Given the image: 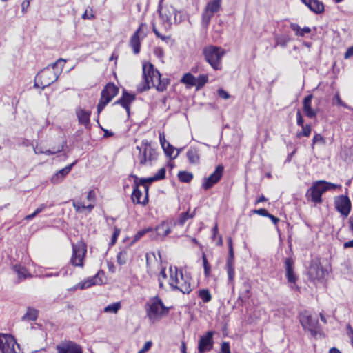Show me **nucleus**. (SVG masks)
Here are the masks:
<instances>
[{
  "instance_id": "f8f14e48",
  "label": "nucleus",
  "mask_w": 353,
  "mask_h": 353,
  "mask_svg": "<svg viewBox=\"0 0 353 353\" xmlns=\"http://www.w3.org/2000/svg\"><path fill=\"white\" fill-rule=\"evenodd\" d=\"M334 205L342 216L347 217L351 210V201L347 196L341 195L335 198Z\"/></svg>"
},
{
  "instance_id": "20e7f679",
  "label": "nucleus",
  "mask_w": 353,
  "mask_h": 353,
  "mask_svg": "<svg viewBox=\"0 0 353 353\" xmlns=\"http://www.w3.org/2000/svg\"><path fill=\"white\" fill-rule=\"evenodd\" d=\"M136 149L139 150L137 159L141 165L152 166L157 160V148L148 140H142L140 145H137Z\"/></svg>"
},
{
  "instance_id": "393cba45",
  "label": "nucleus",
  "mask_w": 353,
  "mask_h": 353,
  "mask_svg": "<svg viewBox=\"0 0 353 353\" xmlns=\"http://www.w3.org/2000/svg\"><path fill=\"white\" fill-rule=\"evenodd\" d=\"M143 24H141L137 31L133 34L130 40V46L133 50V52L137 54L140 52L141 41L139 34L141 31Z\"/></svg>"
},
{
  "instance_id": "e2e57ef3",
  "label": "nucleus",
  "mask_w": 353,
  "mask_h": 353,
  "mask_svg": "<svg viewBox=\"0 0 353 353\" xmlns=\"http://www.w3.org/2000/svg\"><path fill=\"white\" fill-rule=\"evenodd\" d=\"M296 119H297V125L301 127V126L304 125V124H303L304 121H303V119L302 115L299 110L297 111Z\"/></svg>"
},
{
  "instance_id": "79ce46f5",
  "label": "nucleus",
  "mask_w": 353,
  "mask_h": 353,
  "mask_svg": "<svg viewBox=\"0 0 353 353\" xmlns=\"http://www.w3.org/2000/svg\"><path fill=\"white\" fill-rule=\"evenodd\" d=\"M117 263L119 265H124L127 263L128 260V251L126 250H123L120 251L117 254Z\"/></svg>"
},
{
  "instance_id": "5701e85b",
  "label": "nucleus",
  "mask_w": 353,
  "mask_h": 353,
  "mask_svg": "<svg viewBox=\"0 0 353 353\" xmlns=\"http://www.w3.org/2000/svg\"><path fill=\"white\" fill-rule=\"evenodd\" d=\"M134 99V94L123 91L122 97L114 104H120L122 105L126 110L128 114L130 115V105Z\"/></svg>"
},
{
  "instance_id": "a878e982",
  "label": "nucleus",
  "mask_w": 353,
  "mask_h": 353,
  "mask_svg": "<svg viewBox=\"0 0 353 353\" xmlns=\"http://www.w3.org/2000/svg\"><path fill=\"white\" fill-rule=\"evenodd\" d=\"M75 162L65 166L63 169L59 170L51 178V182L54 184H58L61 182L65 176L70 172Z\"/></svg>"
},
{
  "instance_id": "a19ab883",
  "label": "nucleus",
  "mask_w": 353,
  "mask_h": 353,
  "mask_svg": "<svg viewBox=\"0 0 353 353\" xmlns=\"http://www.w3.org/2000/svg\"><path fill=\"white\" fill-rule=\"evenodd\" d=\"M178 177L179 181L181 182L188 183L192 179L193 175L190 172L186 171H181L178 174Z\"/></svg>"
},
{
  "instance_id": "09e8293b",
  "label": "nucleus",
  "mask_w": 353,
  "mask_h": 353,
  "mask_svg": "<svg viewBox=\"0 0 353 353\" xmlns=\"http://www.w3.org/2000/svg\"><path fill=\"white\" fill-rule=\"evenodd\" d=\"M166 170L165 168H161L158 172L154 175L156 181L163 179L165 177Z\"/></svg>"
},
{
  "instance_id": "bb28decb",
  "label": "nucleus",
  "mask_w": 353,
  "mask_h": 353,
  "mask_svg": "<svg viewBox=\"0 0 353 353\" xmlns=\"http://www.w3.org/2000/svg\"><path fill=\"white\" fill-rule=\"evenodd\" d=\"M91 112L87 111L81 108H77L76 109V115L78 119V121L81 125H83L87 128L90 124V117Z\"/></svg>"
},
{
  "instance_id": "c85d7f7f",
  "label": "nucleus",
  "mask_w": 353,
  "mask_h": 353,
  "mask_svg": "<svg viewBox=\"0 0 353 353\" xmlns=\"http://www.w3.org/2000/svg\"><path fill=\"white\" fill-rule=\"evenodd\" d=\"M221 6V0H212L207 3L204 10L214 16L215 13L220 10Z\"/></svg>"
},
{
  "instance_id": "864d4df0",
  "label": "nucleus",
  "mask_w": 353,
  "mask_h": 353,
  "mask_svg": "<svg viewBox=\"0 0 353 353\" xmlns=\"http://www.w3.org/2000/svg\"><path fill=\"white\" fill-rule=\"evenodd\" d=\"M228 276V281L229 282H232L234 279L235 272H234V268H226Z\"/></svg>"
},
{
  "instance_id": "680f3d73",
  "label": "nucleus",
  "mask_w": 353,
  "mask_h": 353,
  "mask_svg": "<svg viewBox=\"0 0 353 353\" xmlns=\"http://www.w3.org/2000/svg\"><path fill=\"white\" fill-rule=\"evenodd\" d=\"M63 148V145H62L61 147V148H59L57 150H47L44 152L43 151H41V152H35L36 153H43L45 154H47V155H50V154H56L57 152H59L60 151H61Z\"/></svg>"
},
{
  "instance_id": "58836bf2",
  "label": "nucleus",
  "mask_w": 353,
  "mask_h": 353,
  "mask_svg": "<svg viewBox=\"0 0 353 353\" xmlns=\"http://www.w3.org/2000/svg\"><path fill=\"white\" fill-rule=\"evenodd\" d=\"M195 81L194 86L196 87V90H199L208 81V77L207 74H201L195 79Z\"/></svg>"
},
{
  "instance_id": "49530a36",
  "label": "nucleus",
  "mask_w": 353,
  "mask_h": 353,
  "mask_svg": "<svg viewBox=\"0 0 353 353\" xmlns=\"http://www.w3.org/2000/svg\"><path fill=\"white\" fill-rule=\"evenodd\" d=\"M153 231V228L148 227L147 228L139 230L134 236V241H137L141 239L146 233Z\"/></svg>"
},
{
  "instance_id": "bf43d9fd",
  "label": "nucleus",
  "mask_w": 353,
  "mask_h": 353,
  "mask_svg": "<svg viewBox=\"0 0 353 353\" xmlns=\"http://www.w3.org/2000/svg\"><path fill=\"white\" fill-rule=\"evenodd\" d=\"M218 94L221 98L223 99H228L230 97V95L221 88L218 90Z\"/></svg>"
},
{
  "instance_id": "5fc2aeb1",
  "label": "nucleus",
  "mask_w": 353,
  "mask_h": 353,
  "mask_svg": "<svg viewBox=\"0 0 353 353\" xmlns=\"http://www.w3.org/2000/svg\"><path fill=\"white\" fill-rule=\"evenodd\" d=\"M234 253L228 254V258L225 265L226 268H234Z\"/></svg>"
},
{
  "instance_id": "e433bc0d",
  "label": "nucleus",
  "mask_w": 353,
  "mask_h": 353,
  "mask_svg": "<svg viewBox=\"0 0 353 353\" xmlns=\"http://www.w3.org/2000/svg\"><path fill=\"white\" fill-rule=\"evenodd\" d=\"M194 215V212L191 214H190L188 211L183 212L179 215L176 223L180 225H183L188 219L193 218Z\"/></svg>"
},
{
  "instance_id": "f03ea898",
  "label": "nucleus",
  "mask_w": 353,
  "mask_h": 353,
  "mask_svg": "<svg viewBox=\"0 0 353 353\" xmlns=\"http://www.w3.org/2000/svg\"><path fill=\"white\" fill-rule=\"evenodd\" d=\"M143 78L144 80L143 90H145L154 87L158 91L163 92L169 83L168 79H161V74L151 63L143 64Z\"/></svg>"
},
{
  "instance_id": "a18cd8bd",
  "label": "nucleus",
  "mask_w": 353,
  "mask_h": 353,
  "mask_svg": "<svg viewBox=\"0 0 353 353\" xmlns=\"http://www.w3.org/2000/svg\"><path fill=\"white\" fill-rule=\"evenodd\" d=\"M301 127H302V130L297 133L296 137L298 138H301L302 137H308L310 135L311 131H312L310 125H303Z\"/></svg>"
},
{
  "instance_id": "aec40b11",
  "label": "nucleus",
  "mask_w": 353,
  "mask_h": 353,
  "mask_svg": "<svg viewBox=\"0 0 353 353\" xmlns=\"http://www.w3.org/2000/svg\"><path fill=\"white\" fill-rule=\"evenodd\" d=\"M135 178V187L133 189V192L132 194L131 199L134 203L141 204L142 205H145L148 202V192H145V196L143 201L141 200V197L142 196V192L139 189L138 186L140 185L137 183V180H138V177L137 176H133Z\"/></svg>"
},
{
  "instance_id": "4be33fe9",
  "label": "nucleus",
  "mask_w": 353,
  "mask_h": 353,
  "mask_svg": "<svg viewBox=\"0 0 353 353\" xmlns=\"http://www.w3.org/2000/svg\"><path fill=\"white\" fill-rule=\"evenodd\" d=\"M312 98L313 95L309 94L304 98L303 101V110L305 115L310 119L316 117L317 114V111L312 108Z\"/></svg>"
},
{
  "instance_id": "603ef678",
  "label": "nucleus",
  "mask_w": 353,
  "mask_h": 353,
  "mask_svg": "<svg viewBox=\"0 0 353 353\" xmlns=\"http://www.w3.org/2000/svg\"><path fill=\"white\" fill-rule=\"evenodd\" d=\"M72 205L75 209L76 212H81L82 209L85 208V205L81 201H72Z\"/></svg>"
},
{
  "instance_id": "4c0bfd02",
  "label": "nucleus",
  "mask_w": 353,
  "mask_h": 353,
  "mask_svg": "<svg viewBox=\"0 0 353 353\" xmlns=\"http://www.w3.org/2000/svg\"><path fill=\"white\" fill-rule=\"evenodd\" d=\"M198 296L204 303H207L212 300V295L208 289L200 290Z\"/></svg>"
},
{
  "instance_id": "423d86ee",
  "label": "nucleus",
  "mask_w": 353,
  "mask_h": 353,
  "mask_svg": "<svg viewBox=\"0 0 353 353\" xmlns=\"http://www.w3.org/2000/svg\"><path fill=\"white\" fill-rule=\"evenodd\" d=\"M203 54L205 61L215 70L222 68L221 60L225 51L221 47L210 45L203 49Z\"/></svg>"
},
{
  "instance_id": "ddd939ff",
  "label": "nucleus",
  "mask_w": 353,
  "mask_h": 353,
  "mask_svg": "<svg viewBox=\"0 0 353 353\" xmlns=\"http://www.w3.org/2000/svg\"><path fill=\"white\" fill-rule=\"evenodd\" d=\"M72 255L70 263L74 266L82 267L83 258L86 253V248L83 244L72 245Z\"/></svg>"
},
{
  "instance_id": "2f4dec72",
  "label": "nucleus",
  "mask_w": 353,
  "mask_h": 353,
  "mask_svg": "<svg viewBox=\"0 0 353 353\" xmlns=\"http://www.w3.org/2000/svg\"><path fill=\"white\" fill-rule=\"evenodd\" d=\"M291 29L295 32L296 36L303 37L305 34L311 32V29L309 27H304L301 28L297 23H292L290 24Z\"/></svg>"
},
{
  "instance_id": "1a4fd4ad",
  "label": "nucleus",
  "mask_w": 353,
  "mask_h": 353,
  "mask_svg": "<svg viewBox=\"0 0 353 353\" xmlns=\"http://www.w3.org/2000/svg\"><path fill=\"white\" fill-rule=\"evenodd\" d=\"M158 10L160 17L164 22L171 23L172 18L176 23H179L183 21L181 14H178L176 9L172 6L165 5L163 6L159 5Z\"/></svg>"
},
{
  "instance_id": "39448f33",
  "label": "nucleus",
  "mask_w": 353,
  "mask_h": 353,
  "mask_svg": "<svg viewBox=\"0 0 353 353\" xmlns=\"http://www.w3.org/2000/svg\"><path fill=\"white\" fill-rule=\"evenodd\" d=\"M341 187V185H336L325 181H317L308 189L305 196L311 201L315 203H321L322 202L321 196L324 192L337 188H340Z\"/></svg>"
},
{
  "instance_id": "f3484780",
  "label": "nucleus",
  "mask_w": 353,
  "mask_h": 353,
  "mask_svg": "<svg viewBox=\"0 0 353 353\" xmlns=\"http://www.w3.org/2000/svg\"><path fill=\"white\" fill-rule=\"evenodd\" d=\"M285 265L286 277H287L288 283L289 284L290 288L292 290H299V288L296 283V280H297V276L293 271V261L290 259L287 258V259H285Z\"/></svg>"
},
{
  "instance_id": "dca6fc26",
  "label": "nucleus",
  "mask_w": 353,
  "mask_h": 353,
  "mask_svg": "<svg viewBox=\"0 0 353 353\" xmlns=\"http://www.w3.org/2000/svg\"><path fill=\"white\" fill-rule=\"evenodd\" d=\"M214 332L209 331L205 335L201 336L199 341L198 351L199 353L210 352L213 348Z\"/></svg>"
},
{
  "instance_id": "a211bd4d",
  "label": "nucleus",
  "mask_w": 353,
  "mask_h": 353,
  "mask_svg": "<svg viewBox=\"0 0 353 353\" xmlns=\"http://www.w3.org/2000/svg\"><path fill=\"white\" fill-rule=\"evenodd\" d=\"M308 274L312 280L320 281L323 279L326 274H327V271L320 264L314 263L310 265L308 270Z\"/></svg>"
},
{
  "instance_id": "7ed1b4c3",
  "label": "nucleus",
  "mask_w": 353,
  "mask_h": 353,
  "mask_svg": "<svg viewBox=\"0 0 353 353\" xmlns=\"http://www.w3.org/2000/svg\"><path fill=\"white\" fill-rule=\"evenodd\" d=\"M169 284L172 290H176L183 294H189L192 291L191 277L188 274H183L176 267L170 266Z\"/></svg>"
},
{
  "instance_id": "ea45409f",
  "label": "nucleus",
  "mask_w": 353,
  "mask_h": 353,
  "mask_svg": "<svg viewBox=\"0 0 353 353\" xmlns=\"http://www.w3.org/2000/svg\"><path fill=\"white\" fill-rule=\"evenodd\" d=\"M213 15L203 10L201 16V26L204 28H207L210 23Z\"/></svg>"
},
{
  "instance_id": "6e6552de",
  "label": "nucleus",
  "mask_w": 353,
  "mask_h": 353,
  "mask_svg": "<svg viewBox=\"0 0 353 353\" xmlns=\"http://www.w3.org/2000/svg\"><path fill=\"white\" fill-rule=\"evenodd\" d=\"M119 88L112 83H109L101 91V99L97 105V112L99 114L105 106L118 94Z\"/></svg>"
},
{
  "instance_id": "052dcab7",
  "label": "nucleus",
  "mask_w": 353,
  "mask_h": 353,
  "mask_svg": "<svg viewBox=\"0 0 353 353\" xmlns=\"http://www.w3.org/2000/svg\"><path fill=\"white\" fill-rule=\"evenodd\" d=\"M254 213L257 214L259 215L266 216L268 217L269 216V212L264 208H260L258 210H254Z\"/></svg>"
},
{
  "instance_id": "c756f323",
  "label": "nucleus",
  "mask_w": 353,
  "mask_h": 353,
  "mask_svg": "<svg viewBox=\"0 0 353 353\" xmlns=\"http://www.w3.org/2000/svg\"><path fill=\"white\" fill-rule=\"evenodd\" d=\"M186 156L190 163L197 164L199 163L200 157L196 148L190 147L187 151Z\"/></svg>"
},
{
  "instance_id": "0eeeda50",
  "label": "nucleus",
  "mask_w": 353,
  "mask_h": 353,
  "mask_svg": "<svg viewBox=\"0 0 353 353\" xmlns=\"http://www.w3.org/2000/svg\"><path fill=\"white\" fill-rule=\"evenodd\" d=\"M300 323L303 328L309 331L312 336H316L317 334L320 333L321 329L318 319L312 316L308 312L305 311L300 314Z\"/></svg>"
},
{
  "instance_id": "774afa93",
  "label": "nucleus",
  "mask_w": 353,
  "mask_h": 353,
  "mask_svg": "<svg viewBox=\"0 0 353 353\" xmlns=\"http://www.w3.org/2000/svg\"><path fill=\"white\" fill-rule=\"evenodd\" d=\"M159 141H160V143H161L162 148H164V146H165L167 145L168 142L165 140L163 133L159 134Z\"/></svg>"
},
{
  "instance_id": "338daca9",
  "label": "nucleus",
  "mask_w": 353,
  "mask_h": 353,
  "mask_svg": "<svg viewBox=\"0 0 353 353\" xmlns=\"http://www.w3.org/2000/svg\"><path fill=\"white\" fill-rule=\"evenodd\" d=\"M347 334L351 340V343H353V329L350 325H347Z\"/></svg>"
},
{
  "instance_id": "6ab92c4d",
  "label": "nucleus",
  "mask_w": 353,
  "mask_h": 353,
  "mask_svg": "<svg viewBox=\"0 0 353 353\" xmlns=\"http://www.w3.org/2000/svg\"><path fill=\"white\" fill-rule=\"evenodd\" d=\"M58 353H82V349L78 344L68 341L57 346Z\"/></svg>"
},
{
  "instance_id": "13d9d810",
  "label": "nucleus",
  "mask_w": 353,
  "mask_h": 353,
  "mask_svg": "<svg viewBox=\"0 0 353 353\" xmlns=\"http://www.w3.org/2000/svg\"><path fill=\"white\" fill-rule=\"evenodd\" d=\"M221 350L222 353H231L230 344L228 342H223L221 344Z\"/></svg>"
},
{
  "instance_id": "c03bdc74",
  "label": "nucleus",
  "mask_w": 353,
  "mask_h": 353,
  "mask_svg": "<svg viewBox=\"0 0 353 353\" xmlns=\"http://www.w3.org/2000/svg\"><path fill=\"white\" fill-rule=\"evenodd\" d=\"M154 181H156V179H155L154 176H153L151 177H148V178H141L139 179V181L138 183L141 185L144 186L145 191L148 192L149 186L148 185H146V183H151Z\"/></svg>"
},
{
  "instance_id": "f257e3e1",
  "label": "nucleus",
  "mask_w": 353,
  "mask_h": 353,
  "mask_svg": "<svg viewBox=\"0 0 353 353\" xmlns=\"http://www.w3.org/2000/svg\"><path fill=\"white\" fill-rule=\"evenodd\" d=\"M65 63V60L59 59L55 63L41 70L36 75L34 86L43 90L56 81L62 72Z\"/></svg>"
},
{
  "instance_id": "6e6d98bb",
  "label": "nucleus",
  "mask_w": 353,
  "mask_h": 353,
  "mask_svg": "<svg viewBox=\"0 0 353 353\" xmlns=\"http://www.w3.org/2000/svg\"><path fill=\"white\" fill-rule=\"evenodd\" d=\"M152 341H147L143 347L139 351L138 353H146L152 347Z\"/></svg>"
},
{
  "instance_id": "9d476101",
  "label": "nucleus",
  "mask_w": 353,
  "mask_h": 353,
  "mask_svg": "<svg viewBox=\"0 0 353 353\" xmlns=\"http://www.w3.org/2000/svg\"><path fill=\"white\" fill-rule=\"evenodd\" d=\"M168 312V308H167L162 301L156 296L149 304V308L147 310V314L150 319H156Z\"/></svg>"
},
{
  "instance_id": "412c9836",
  "label": "nucleus",
  "mask_w": 353,
  "mask_h": 353,
  "mask_svg": "<svg viewBox=\"0 0 353 353\" xmlns=\"http://www.w3.org/2000/svg\"><path fill=\"white\" fill-rule=\"evenodd\" d=\"M156 234L152 239H164L168 234L171 232L170 223L168 221H162L159 225L155 228Z\"/></svg>"
},
{
  "instance_id": "3c124183",
  "label": "nucleus",
  "mask_w": 353,
  "mask_h": 353,
  "mask_svg": "<svg viewBox=\"0 0 353 353\" xmlns=\"http://www.w3.org/2000/svg\"><path fill=\"white\" fill-rule=\"evenodd\" d=\"M325 144V139L319 134H316L312 139V146L316 143Z\"/></svg>"
},
{
  "instance_id": "4d7b16f0",
  "label": "nucleus",
  "mask_w": 353,
  "mask_h": 353,
  "mask_svg": "<svg viewBox=\"0 0 353 353\" xmlns=\"http://www.w3.org/2000/svg\"><path fill=\"white\" fill-rule=\"evenodd\" d=\"M153 52H154V55L159 58L163 57L164 52H163V50L160 47L154 48Z\"/></svg>"
},
{
  "instance_id": "9b49d317",
  "label": "nucleus",
  "mask_w": 353,
  "mask_h": 353,
  "mask_svg": "<svg viewBox=\"0 0 353 353\" xmlns=\"http://www.w3.org/2000/svg\"><path fill=\"white\" fill-rule=\"evenodd\" d=\"M224 171L223 165H219L216 167L213 173L203 180L201 187L205 190H208L216 184L221 179Z\"/></svg>"
},
{
  "instance_id": "37998d69",
  "label": "nucleus",
  "mask_w": 353,
  "mask_h": 353,
  "mask_svg": "<svg viewBox=\"0 0 353 353\" xmlns=\"http://www.w3.org/2000/svg\"><path fill=\"white\" fill-rule=\"evenodd\" d=\"M165 154L172 159H175L179 154V151H177L175 155H173L175 148L171 145L169 143L163 148Z\"/></svg>"
},
{
  "instance_id": "2eb2a0df",
  "label": "nucleus",
  "mask_w": 353,
  "mask_h": 353,
  "mask_svg": "<svg viewBox=\"0 0 353 353\" xmlns=\"http://www.w3.org/2000/svg\"><path fill=\"white\" fill-rule=\"evenodd\" d=\"M14 339L8 334L0 335V353H16Z\"/></svg>"
},
{
  "instance_id": "72a5a7b5",
  "label": "nucleus",
  "mask_w": 353,
  "mask_h": 353,
  "mask_svg": "<svg viewBox=\"0 0 353 353\" xmlns=\"http://www.w3.org/2000/svg\"><path fill=\"white\" fill-rule=\"evenodd\" d=\"M196 77L192 75L191 73H186L185 74L183 77L181 78V81L189 87H192L195 85L196 81H195Z\"/></svg>"
},
{
  "instance_id": "473e14b6",
  "label": "nucleus",
  "mask_w": 353,
  "mask_h": 353,
  "mask_svg": "<svg viewBox=\"0 0 353 353\" xmlns=\"http://www.w3.org/2000/svg\"><path fill=\"white\" fill-rule=\"evenodd\" d=\"M13 270L17 274L18 277L20 279H24L28 276H30L27 269L25 267L21 266L20 265H14Z\"/></svg>"
},
{
  "instance_id": "7c9ffc66",
  "label": "nucleus",
  "mask_w": 353,
  "mask_h": 353,
  "mask_svg": "<svg viewBox=\"0 0 353 353\" xmlns=\"http://www.w3.org/2000/svg\"><path fill=\"white\" fill-rule=\"evenodd\" d=\"M39 311L31 307L27 308L26 312L22 316L21 319L23 321H34L38 318Z\"/></svg>"
},
{
  "instance_id": "de8ad7c7",
  "label": "nucleus",
  "mask_w": 353,
  "mask_h": 353,
  "mask_svg": "<svg viewBox=\"0 0 353 353\" xmlns=\"http://www.w3.org/2000/svg\"><path fill=\"white\" fill-rule=\"evenodd\" d=\"M202 261H203V268H204V274L205 276H209L210 273L211 267H210V265L209 264V263L208 262V260H207V258H206V256L205 254H203V255H202Z\"/></svg>"
},
{
  "instance_id": "b1692460",
  "label": "nucleus",
  "mask_w": 353,
  "mask_h": 353,
  "mask_svg": "<svg viewBox=\"0 0 353 353\" xmlns=\"http://www.w3.org/2000/svg\"><path fill=\"white\" fill-rule=\"evenodd\" d=\"M250 285L248 282H243L241 288L239 291V296L236 301V303L239 305H243V303L249 299L250 296Z\"/></svg>"
},
{
  "instance_id": "69168bd1",
  "label": "nucleus",
  "mask_w": 353,
  "mask_h": 353,
  "mask_svg": "<svg viewBox=\"0 0 353 353\" xmlns=\"http://www.w3.org/2000/svg\"><path fill=\"white\" fill-rule=\"evenodd\" d=\"M352 56H353V46L347 48V50H346V52L344 54V58L347 59H350Z\"/></svg>"
},
{
  "instance_id": "cd10ccee",
  "label": "nucleus",
  "mask_w": 353,
  "mask_h": 353,
  "mask_svg": "<svg viewBox=\"0 0 353 353\" xmlns=\"http://www.w3.org/2000/svg\"><path fill=\"white\" fill-rule=\"evenodd\" d=\"M310 10L316 14H320L324 10L323 3L318 0H301Z\"/></svg>"
},
{
  "instance_id": "c9c22d12",
  "label": "nucleus",
  "mask_w": 353,
  "mask_h": 353,
  "mask_svg": "<svg viewBox=\"0 0 353 353\" xmlns=\"http://www.w3.org/2000/svg\"><path fill=\"white\" fill-rule=\"evenodd\" d=\"M121 305L120 302H116L112 304L108 305L104 307L103 312L105 313L117 314L121 309Z\"/></svg>"
},
{
  "instance_id": "4468645a",
  "label": "nucleus",
  "mask_w": 353,
  "mask_h": 353,
  "mask_svg": "<svg viewBox=\"0 0 353 353\" xmlns=\"http://www.w3.org/2000/svg\"><path fill=\"white\" fill-rule=\"evenodd\" d=\"M104 276L103 271H99L96 275L92 277L88 278L85 281H82L72 287L70 290H76L77 289L83 290L88 288L94 285H101L103 283L102 277Z\"/></svg>"
},
{
  "instance_id": "8fccbe9b",
  "label": "nucleus",
  "mask_w": 353,
  "mask_h": 353,
  "mask_svg": "<svg viewBox=\"0 0 353 353\" xmlns=\"http://www.w3.org/2000/svg\"><path fill=\"white\" fill-rule=\"evenodd\" d=\"M120 232H121V230L119 228H116V227L114 228V232H113L111 241L110 242V245H114V243H116V241L117 240L119 235L120 234Z\"/></svg>"
},
{
  "instance_id": "0e129e2a",
  "label": "nucleus",
  "mask_w": 353,
  "mask_h": 353,
  "mask_svg": "<svg viewBox=\"0 0 353 353\" xmlns=\"http://www.w3.org/2000/svg\"><path fill=\"white\" fill-rule=\"evenodd\" d=\"M152 30H153L154 33L156 34V36L157 37L160 38L161 39H162L163 41H165L168 38V37L160 34L159 32L156 28L154 25L153 26Z\"/></svg>"
},
{
  "instance_id": "f704fd0d",
  "label": "nucleus",
  "mask_w": 353,
  "mask_h": 353,
  "mask_svg": "<svg viewBox=\"0 0 353 353\" xmlns=\"http://www.w3.org/2000/svg\"><path fill=\"white\" fill-rule=\"evenodd\" d=\"M332 105H336L342 106L348 110H353V109L351 107L347 105L345 103H344L341 100L339 92H336L335 93L334 96L332 98Z\"/></svg>"
}]
</instances>
